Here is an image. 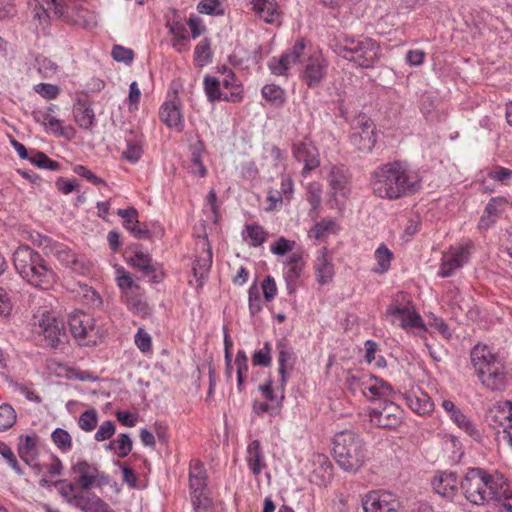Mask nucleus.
Returning a JSON list of instances; mask_svg holds the SVG:
<instances>
[{"label": "nucleus", "mask_w": 512, "mask_h": 512, "mask_svg": "<svg viewBox=\"0 0 512 512\" xmlns=\"http://www.w3.org/2000/svg\"><path fill=\"white\" fill-rule=\"evenodd\" d=\"M13 264L22 279L36 288L46 290L58 279L43 256L28 245H21L15 250Z\"/></svg>", "instance_id": "nucleus-3"}, {"label": "nucleus", "mask_w": 512, "mask_h": 512, "mask_svg": "<svg viewBox=\"0 0 512 512\" xmlns=\"http://www.w3.org/2000/svg\"><path fill=\"white\" fill-rule=\"evenodd\" d=\"M431 485L437 494L453 500L457 496L460 482L455 472H443L432 479Z\"/></svg>", "instance_id": "nucleus-23"}, {"label": "nucleus", "mask_w": 512, "mask_h": 512, "mask_svg": "<svg viewBox=\"0 0 512 512\" xmlns=\"http://www.w3.org/2000/svg\"><path fill=\"white\" fill-rule=\"evenodd\" d=\"M362 385L363 394L366 395V391H369L373 395L372 398H385L393 393V388L388 382L375 376L366 377Z\"/></svg>", "instance_id": "nucleus-35"}, {"label": "nucleus", "mask_w": 512, "mask_h": 512, "mask_svg": "<svg viewBox=\"0 0 512 512\" xmlns=\"http://www.w3.org/2000/svg\"><path fill=\"white\" fill-rule=\"evenodd\" d=\"M123 297L130 311L141 315L147 314L148 304L140 296L124 292Z\"/></svg>", "instance_id": "nucleus-46"}, {"label": "nucleus", "mask_w": 512, "mask_h": 512, "mask_svg": "<svg viewBox=\"0 0 512 512\" xmlns=\"http://www.w3.org/2000/svg\"><path fill=\"white\" fill-rule=\"evenodd\" d=\"M203 152H204V143L201 140H198L191 147V162H192L191 171L194 174H198L201 177H204L207 174V170L202 162Z\"/></svg>", "instance_id": "nucleus-42"}, {"label": "nucleus", "mask_w": 512, "mask_h": 512, "mask_svg": "<svg viewBox=\"0 0 512 512\" xmlns=\"http://www.w3.org/2000/svg\"><path fill=\"white\" fill-rule=\"evenodd\" d=\"M322 189L321 185L317 182L309 183L306 188L305 198L306 201L310 204L311 208L308 212L309 217L312 220H316L318 218V210L322 203Z\"/></svg>", "instance_id": "nucleus-37"}, {"label": "nucleus", "mask_w": 512, "mask_h": 512, "mask_svg": "<svg viewBox=\"0 0 512 512\" xmlns=\"http://www.w3.org/2000/svg\"><path fill=\"white\" fill-rule=\"evenodd\" d=\"M30 153L31 156L28 161L38 168L52 171L59 169L60 163L50 159L44 152L30 149Z\"/></svg>", "instance_id": "nucleus-44"}, {"label": "nucleus", "mask_w": 512, "mask_h": 512, "mask_svg": "<svg viewBox=\"0 0 512 512\" xmlns=\"http://www.w3.org/2000/svg\"><path fill=\"white\" fill-rule=\"evenodd\" d=\"M143 154L142 146L133 140H127V148L122 152V157L130 163H136Z\"/></svg>", "instance_id": "nucleus-55"}, {"label": "nucleus", "mask_w": 512, "mask_h": 512, "mask_svg": "<svg viewBox=\"0 0 512 512\" xmlns=\"http://www.w3.org/2000/svg\"><path fill=\"white\" fill-rule=\"evenodd\" d=\"M97 422H98L97 411L92 408V409H88V410L84 411L80 415L79 420H78V425L82 430H84L86 432H91L96 428Z\"/></svg>", "instance_id": "nucleus-53"}, {"label": "nucleus", "mask_w": 512, "mask_h": 512, "mask_svg": "<svg viewBox=\"0 0 512 512\" xmlns=\"http://www.w3.org/2000/svg\"><path fill=\"white\" fill-rule=\"evenodd\" d=\"M159 117L168 128H175L179 132L183 130L184 120L181 113V102L176 95L161 105Z\"/></svg>", "instance_id": "nucleus-19"}, {"label": "nucleus", "mask_w": 512, "mask_h": 512, "mask_svg": "<svg viewBox=\"0 0 512 512\" xmlns=\"http://www.w3.org/2000/svg\"><path fill=\"white\" fill-rule=\"evenodd\" d=\"M304 264L287 266V269L284 272V278L287 284V290L289 294H292L295 291L294 284L296 280L300 277Z\"/></svg>", "instance_id": "nucleus-56"}, {"label": "nucleus", "mask_w": 512, "mask_h": 512, "mask_svg": "<svg viewBox=\"0 0 512 512\" xmlns=\"http://www.w3.org/2000/svg\"><path fill=\"white\" fill-rule=\"evenodd\" d=\"M364 512H398L399 501L387 491L373 490L362 499Z\"/></svg>", "instance_id": "nucleus-12"}, {"label": "nucleus", "mask_w": 512, "mask_h": 512, "mask_svg": "<svg viewBox=\"0 0 512 512\" xmlns=\"http://www.w3.org/2000/svg\"><path fill=\"white\" fill-rule=\"evenodd\" d=\"M332 456L343 471L356 474L367 460L365 442L353 431H341L334 436Z\"/></svg>", "instance_id": "nucleus-5"}, {"label": "nucleus", "mask_w": 512, "mask_h": 512, "mask_svg": "<svg viewBox=\"0 0 512 512\" xmlns=\"http://www.w3.org/2000/svg\"><path fill=\"white\" fill-rule=\"evenodd\" d=\"M52 442L62 452H67L72 448L71 435L62 428H56L51 434Z\"/></svg>", "instance_id": "nucleus-48"}, {"label": "nucleus", "mask_w": 512, "mask_h": 512, "mask_svg": "<svg viewBox=\"0 0 512 512\" xmlns=\"http://www.w3.org/2000/svg\"><path fill=\"white\" fill-rule=\"evenodd\" d=\"M248 307L251 316L257 315L262 310L260 289L256 281L248 289Z\"/></svg>", "instance_id": "nucleus-50"}, {"label": "nucleus", "mask_w": 512, "mask_h": 512, "mask_svg": "<svg viewBox=\"0 0 512 512\" xmlns=\"http://www.w3.org/2000/svg\"><path fill=\"white\" fill-rule=\"evenodd\" d=\"M212 266V252L208 249L203 256L198 257L193 263V276L198 282V286L202 287L207 279L208 273Z\"/></svg>", "instance_id": "nucleus-36"}, {"label": "nucleus", "mask_w": 512, "mask_h": 512, "mask_svg": "<svg viewBox=\"0 0 512 512\" xmlns=\"http://www.w3.org/2000/svg\"><path fill=\"white\" fill-rule=\"evenodd\" d=\"M294 245L295 241H291L284 237H280L271 245L270 250L275 255L284 256L285 254L293 250Z\"/></svg>", "instance_id": "nucleus-58"}, {"label": "nucleus", "mask_w": 512, "mask_h": 512, "mask_svg": "<svg viewBox=\"0 0 512 512\" xmlns=\"http://www.w3.org/2000/svg\"><path fill=\"white\" fill-rule=\"evenodd\" d=\"M504 494L501 499L492 500L491 504L499 507V512H512V491L508 482Z\"/></svg>", "instance_id": "nucleus-61"}, {"label": "nucleus", "mask_w": 512, "mask_h": 512, "mask_svg": "<svg viewBox=\"0 0 512 512\" xmlns=\"http://www.w3.org/2000/svg\"><path fill=\"white\" fill-rule=\"evenodd\" d=\"M195 60L200 62L201 65L207 64L211 61V43L208 38L202 39L194 50Z\"/></svg>", "instance_id": "nucleus-52"}, {"label": "nucleus", "mask_w": 512, "mask_h": 512, "mask_svg": "<svg viewBox=\"0 0 512 512\" xmlns=\"http://www.w3.org/2000/svg\"><path fill=\"white\" fill-rule=\"evenodd\" d=\"M334 224L335 223L332 220L322 219L315 223V225L309 230L308 235L311 238L319 240Z\"/></svg>", "instance_id": "nucleus-64"}, {"label": "nucleus", "mask_w": 512, "mask_h": 512, "mask_svg": "<svg viewBox=\"0 0 512 512\" xmlns=\"http://www.w3.org/2000/svg\"><path fill=\"white\" fill-rule=\"evenodd\" d=\"M393 258V253L384 244H381L375 251V259L379 268L375 270L377 273H385L390 268V262Z\"/></svg>", "instance_id": "nucleus-47"}, {"label": "nucleus", "mask_w": 512, "mask_h": 512, "mask_svg": "<svg viewBox=\"0 0 512 512\" xmlns=\"http://www.w3.org/2000/svg\"><path fill=\"white\" fill-rule=\"evenodd\" d=\"M487 175L490 179L508 185L510 179L512 178V170L505 167L496 166L494 169L488 171Z\"/></svg>", "instance_id": "nucleus-60"}, {"label": "nucleus", "mask_w": 512, "mask_h": 512, "mask_svg": "<svg viewBox=\"0 0 512 512\" xmlns=\"http://www.w3.org/2000/svg\"><path fill=\"white\" fill-rule=\"evenodd\" d=\"M372 406L369 408V421L382 429H396L403 420V410L393 401L386 398H371Z\"/></svg>", "instance_id": "nucleus-6"}, {"label": "nucleus", "mask_w": 512, "mask_h": 512, "mask_svg": "<svg viewBox=\"0 0 512 512\" xmlns=\"http://www.w3.org/2000/svg\"><path fill=\"white\" fill-rule=\"evenodd\" d=\"M512 415V401L505 400L496 403L485 414L486 423L493 429L503 428Z\"/></svg>", "instance_id": "nucleus-24"}, {"label": "nucleus", "mask_w": 512, "mask_h": 512, "mask_svg": "<svg viewBox=\"0 0 512 512\" xmlns=\"http://www.w3.org/2000/svg\"><path fill=\"white\" fill-rule=\"evenodd\" d=\"M74 475L72 485L75 488L91 490L93 487L102 488L110 483V476L99 470L97 465L86 460L77 461L71 466Z\"/></svg>", "instance_id": "nucleus-8"}, {"label": "nucleus", "mask_w": 512, "mask_h": 512, "mask_svg": "<svg viewBox=\"0 0 512 512\" xmlns=\"http://www.w3.org/2000/svg\"><path fill=\"white\" fill-rule=\"evenodd\" d=\"M35 92L41 95L45 99H55L59 93L60 88L57 85L50 83H39L35 86Z\"/></svg>", "instance_id": "nucleus-62"}, {"label": "nucleus", "mask_w": 512, "mask_h": 512, "mask_svg": "<svg viewBox=\"0 0 512 512\" xmlns=\"http://www.w3.org/2000/svg\"><path fill=\"white\" fill-rule=\"evenodd\" d=\"M472 243L469 242L466 245H461L456 248L451 254L444 255L438 275L441 278L450 277L454 271L461 268L469 259V249Z\"/></svg>", "instance_id": "nucleus-17"}, {"label": "nucleus", "mask_w": 512, "mask_h": 512, "mask_svg": "<svg viewBox=\"0 0 512 512\" xmlns=\"http://www.w3.org/2000/svg\"><path fill=\"white\" fill-rule=\"evenodd\" d=\"M118 216L124 219L123 226L137 239H148L151 236L146 224L138 221V211L134 207L118 209Z\"/></svg>", "instance_id": "nucleus-20"}, {"label": "nucleus", "mask_w": 512, "mask_h": 512, "mask_svg": "<svg viewBox=\"0 0 512 512\" xmlns=\"http://www.w3.org/2000/svg\"><path fill=\"white\" fill-rule=\"evenodd\" d=\"M38 326L39 333L44 336L46 345L51 348H57L61 342V336L65 335L64 323L47 313L42 315Z\"/></svg>", "instance_id": "nucleus-16"}, {"label": "nucleus", "mask_w": 512, "mask_h": 512, "mask_svg": "<svg viewBox=\"0 0 512 512\" xmlns=\"http://www.w3.org/2000/svg\"><path fill=\"white\" fill-rule=\"evenodd\" d=\"M293 157L304 164L302 175L307 176L320 166V157L317 147L312 142L298 141L292 144Z\"/></svg>", "instance_id": "nucleus-15"}, {"label": "nucleus", "mask_w": 512, "mask_h": 512, "mask_svg": "<svg viewBox=\"0 0 512 512\" xmlns=\"http://www.w3.org/2000/svg\"><path fill=\"white\" fill-rule=\"evenodd\" d=\"M328 182L334 195L346 196L349 193L350 174L344 165L332 166L328 174Z\"/></svg>", "instance_id": "nucleus-26"}, {"label": "nucleus", "mask_w": 512, "mask_h": 512, "mask_svg": "<svg viewBox=\"0 0 512 512\" xmlns=\"http://www.w3.org/2000/svg\"><path fill=\"white\" fill-rule=\"evenodd\" d=\"M508 201L503 196L492 197L486 204L483 215L480 218V225L488 227L505 211Z\"/></svg>", "instance_id": "nucleus-29"}, {"label": "nucleus", "mask_w": 512, "mask_h": 512, "mask_svg": "<svg viewBox=\"0 0 512 512\" xmlns=\"http://www.w3.org/2000/svg\"><path fill=\"white\" fill-rule=\"evenodd\" d=\"M262 97L271 105L280 107L286 101L284 89L276 84H266L261 89Z\"/></svg>", "instance_id": "nucleus-39"}, {"label": "nucleus", "mask_w": 512, "mask_h": 512, "mask_svg": "<svg viewBox=\"0 0 512 512\" xmlns=\"http://www.w3.org/2000/svg\"><path fill=\"white\" fill-rule=\"evenodd\" d=\"M375 196L386 200H398L415 194L421 188L418 174L405 161H392L378 166L370 177Z\"/></svg>", "instance_id": "nucleus-1"}, {"label": "nucleus", "mask_w": 512, "mask_h": 512, "mask_svg": "<svg viewBox=\"0 0 512 512\" xmlns=\"http://www.w3.org/2000/svg\"><path fill=\"white\" fill-rule=\"evenodd\" d=\"M56 259L67 268L79 274H84L87 271L85 263L78 258L68 246L57 242L50 252Z\"/></svg>", "instance_id": "nucleus-22"}, {"label": "nucleus", "mask_w": 512, "mask_h": 512, "mask_svg": "<svg viewBox=\"0 0 512 512\" xmlns=\"http://www.w3.org/2000/svg\"><path fill=\"white\" fill-rule=\"evenodd\" d=\"M328 66V61L321 53H314L307 58L300 78L308 88L316 89L326 78Z\"/></svg>", "instance_id": "nucleus-11"}, {"label": "nucleus", "mask_w": 512, "mask_h": 512, "mask_svg": "<svg viewBox=\"0 0 512 512\" xmlns=\"http://www.w3.org/2000/svg\"><path fill=\"white\" fill-rule=\"evenodd\" d=\"M339 57L355 63L361 68H373L380 58L379 43L363 35L341 34L331 44Z\"/></svg>", "instance_id": "nucleus-4"}, {"label": "nucleus", "mask_w": 512, "mask_h": 512, "mask_svg": "<svg viewBox=\"0 0 512 512\" xmlns=\"http://www.w3.org/2000/svg\"><path fill=\"white\" fill-rule=\"evenodd\" d=\"M276 350L278 353L279 367L293 369L294 366V352L286 340L281 339L276 343Z\"/></svg>", "instance_id": "nucleus-41"}, {"label": "nucleus", "mask_w": 512, "mask_h": 512, "mask_svg": "<svg viewBox=\"0 0 512 512\" xmlns=\"http://www.w3.org/2000/svg\"><path fill=\"white\" fill-rule=\"evenodd\" d=\"M0 454L6 460L7 464L17 473L19 476L23 475V470L19 465V462L12 451V449L5 443L0 441Z\"/></svg>", "instance_id": "nucleus-54"}, {"label": "nucleus", "mask_w": 512, "mask_h": 512, "mask_svg": "<svg viewBox=\"0 0 512 512\" xmlns=\"http://www.w3.org/2000/svg\"><path fill=\"white\" fill-rule=\"evenodd\" d=\"M315 273L320 284L330 282L334 275L333 264L328 259L327 249L322 248L315 261Z\"/></svg>", "instance_id": "nucleus-33"}, {"label": "nucleus", "mask_w": 512, "mask_h": 512, "mask_svg": "<svg viewBox=\"0 0 512 512\" xmlns=\"http://www.w3.org/2000/svg\"><path fill=\"white\" fill-rule=\"evenodd\" d=\"M38 441L39 436L37 434L19 436L18 455L27 465H30V458L38 454Z\"/></svg>", "instance_id": "nucleus-34"}, {"label": "nucleus", "mask_w": 512, "mask_h": 512, "mask_svg": "<svg viewBox=\"0 0 512 512\" xmlns=\"http://www.w3.org/2000/svg\"><path fill=\"white\" fill-rule=\"evenodd\" d=\"M73 114L78 126L84 130H91L95 125V113L87 98H77Z\"/></svg>", "instance_id": "nucleus-27"}, {"label": "nucleus", "mask_w": 512, "mask_h": 512, "mask_svg": "<svg viewBox=\"0 0 512 512\" xmlns=\"http://www.w3.org/2000/svg\"><path fill=\"white\" fill-rule=\"evenodd\" d=\"M481 384L490 391H503L509 385L511 377L502 360L492 362L491 367L477 376Z\"/></svg>", "instance_id": "nucleus-13"}, {"label": "nucleus", "mask_w": 512, "mask_h": 512, "mask_svg": "<svg viewBox=\"0 0 512 512\" xmlns=\"http://www.w3.org/2000/svg\"><path fill=\"white\" fill-rule=\"evenodd\" d=\"M472 366L478 376L481 371L491 367L492 362L500 361V357L493 353L491 348L485 344H476L470 352Z\"/></svg>", "instance_id": "nucleus-21"}, {"label": "nucleus", "mask_w": 512, "mask_h": 512, "mask_svg": "<svg viewBox=\"0 0 512 512\" xmlns=\"http://www.w3.org/2000/svg\"><path fill=\"white\" fill-rule=\"evenodd\" d=\"M68 326L72 336L80 346L96 345L98 331L95 326V319L90 314L81 310L70 313Z\"/></svg>", "instance_id": "nucleus-9"}, {"label": "nucleus", "mask_w": 512, "mask_h": 512, "mask_svg": "<svg viewBox=\"0 0 512 512\" xmlns=\"http://www.w3.org/2000/svg\"><path fill=\"white\" fill-rule=\"evenodd\" d=\"M441 104L442 103L437 96L424 95L420 102V111L428 121H441L444 117V110L442 109Z\"/></svg>", "instance_id": "nucleus-31"}, {"label": "nucleus", "mask_w": 512, "mask_h": 512, "mask_svg": "<svg viewBox=\"0 0 512 512\" xmlns=\"http://www.w3.org/2000/svg\"><path fill=\"white\" fill-rule=\"evenodd\" d=\"M253 9L267 23H274L278 17L277 5L273 0H253Z\"/></svg>", "instance_id": "nucleus-38"}, {"label": "nucleus", "mask_w": 512, "mask_h": 512, "mask_svg": "<svg viewBox=\"0 0 512 512\" xmlns=\"http://www.w3.org/2000/svg\"><path fill=\"white\" fill-rule=\"evenodd\" d=\"M272 346L270 342H265L263 348L256 350L252 355V364L254 366L269 367L272 363Z\"/></svg>", "instance_id": "nucleus-51"}, {"label": "nucleus", "mask_w": 512, "mask_h": 512, "mask_svg": "<svg viewBox=\"0 0 512 512\" xmlns=\"http://www.w3.org/2000/svg\"><path fill=\"white\" fill-rule=\"evenodd\" d=\"M450 418L460 429L465 431L474 440L479 441L481 439V434L476 425L460 410L454 412Z\"/></svg>", "instance_id": "nucleus-40"}, {"label": "nucleus", "mask_w": 512, "mask_h": 512, "mask_svg": "<svg viewBox=\"0 0 512 512\" xmlns=\"http://www.w3.org/2000/svg\"><path fill=\"white\" fill-rule=\"evenodd\" d=\"M117 455L121 458L126 457L132 450V440L126 433L119 434L117 440Z\"/></svg>", "instance_id": "nucleus-63"}, {"label": "nucleus", "mask_w": 512, "mask_h": 512, "mask_svg": "<svg viewBox=\"0 0 512 512\" xmlns=\"http://www.w3.org/2000/svg\"><path fill=\"white\" fill-rule=\"evenodd\" d=\"M111 55L115 61L123 62L125 64H130L134 58L133 50L121 45H115L112 49Z\"/></svg>", "instance_id": "nucleus-57"}, {"label": "nucleus", "mask_w": 512, "mask_h": 512, "mask_svg": "<svg viewBox=\"0 0 512 512\" xmlns=\"http://www.w3.org/2000/svg\"><path fill=\"white\" fill-rule=\"evenodd\" d=\"M294 63L291 62V59L284 52L280 57H272L268 62V68L270 72L277 76H287L288 70Z\"/></svg>", "instance_id": "nucleus-43"}, {"label": "nucleus", "mask_w": 512, "mask_h": 512, "mask_svg": "<svg viewBox=\"0 0 512 512\" xmlns=\"http://www.w3.org/2000/svg\"><path fill=\"white\" fill-rule=\"evenodd\" d=\"M17 419L14 408L7 403L0 405V431H6L11 428Z\"/></svg>", "instance_id": "nucleus-49"}, {"label": "nucleus", "mask_w": 512, "mask_h": 512, "mask_svg": "<svg viewBox=\"0 0 512 512\" xmlns=\"http://www.w3.org/2000/svg\"><path fill=\"white\" fill-rule=\"evenodd\" d=\"M506 482L498 472L490 473L484 468L471 467L460 481V488L469 503L485 506L505 495Z\"/></svg>", "instance_id": "nucleus-2"}, {"label": "nucleus", "mask_w": 512, "mask_h": 512, "mask_svg": "<svg viewBox=\"0 0 512 512\" xmlns=\"http://www.w3.org/2000/svg\"><path fill=\"white\" fill-rule=\"evenodd\" d=\"M243 238L251 240L250 245L254 247L261 246L267 239V233L262 226L258 224H248L245 226Z\"/></svg>", "instance_id": "nucleus-45"}, {"label": "nucleus", "mask_w": 512, "mask_h": 512, "mask_svg": "<svg viewBox=\"0 0 512 512\" xmlns=\"http://www.w3.org/2000/svg\"><path fill=\"white\" fill-rule=\"evenodd\" d=\"M387 315L400 320V326L404 330L420 329L426 331V325L418 312L413 307L401 305L394 300L386 310Z\"/></svg>", "instance_id": "nucleus-14"}, {"label": "nucleus", "mask_w": 512, "mask_h": 512, "mask_svg": "<svg viewBox=\"0 0 512 512\" xmlns=\"http://www.w3.org/2000/svg\"><path fill=\"white\" fill-rule=\"evenodd\" d=\"M245 460L249 470L254 476L260 475L267 467L259 440L255 439L248 444Z\"/></svg>", "instance_id": "nucleus-28"}, {"label": "nucleus", "mask_w": 512, "mask_h": 512, "mask_svg": "<svg viewBox=\"0 0 512 512\" xmlns=\"http://www.w3.org/2000/svg\"><path fill=\"white\" fill-rule=\"evenodd\" d=\"M317 467L311 475V482L322 486L329 483L333 476V465L328 457L324 454H318L315 459Z\"/></svg>", "instance_id": "nucleus-30"}, {"label": "nucleus", "mask_w": 512, "mask_h": 512, "mask_svg": "<svg viewBox=\"0 0 512 512\" xmlns=\"http://www.w3.org/2000/svg\"><path fill=\"white\" fill-rule=\"evenodd\" d=\"M261 289L266 302H271L277 295V285L271 275H267L262 284Z\"/></svg>", "instance_id": "nucleus-59"}, {"label": "nucleus", "mask_w": 512, "mask_h": 512, "mask_svg": "<svg viewBox=\"0 0 512 512\" xmlns=\"http://www.w3.org/2000/svg\"><path fill=\"white\" fill-rule=\"evenodd\" d=\"M129 263L142 272L144 277L149 278L153 283H159L163 278L162 271L157 265L152 263V259L148 254L136 252L129 260Z\"/></svg>", "instance_id": "nucleus-25"}, {"label": "nucleus", "mask_w": 512, "mask_h": 512, "mask_svg": "<svg viewBox=\"0 0 512 512\" xmlns=\"http://www.w3.org/2000/svg\"><path fill=\"white\" fill-rule=\"evenodd\" d=\"M350 143L360 152L370 153L377 142L376 125L364 113H359L351 121Z\"/></svg>", "instance_id": "nucleus-7"}, {"label": "nucleus", "mask_w": 512, "mask_h": 512, "mask_svg": "<svg viewBox=\"0 0 512 512\" xmlns=\"http://www.w3.org/2000/svg\"><path fill=\"white\" fill-rule=\"evenodd\" d=\"M203 85L207 100L210 103H215L219 100L231 103H238L242 101V96L240 95V90L238 88H236L234 92L223 93L221 91L220 80L214 76L206 75L203 80Z\"/></svg>", "instance_id": "nucleus-18"}, {"label": "nucleus", "mask_w": 512, "mask_h": 512, "mask_svg": "<svg viewBox=\"0 0 512 512\" xmlns=\"http://www.w3.org/2000/svg\"><path fill=\"white\" fill-rule=\"evenodd\" d=\"M420 395H417L415 392H407L403 394V398L407 404V406L419 415H425L430 413L433 410V402L430 397L420 391Z\"/></svg>", "instance_id": "nucleus-32"}, {"label": "nucleus", "mask_w": 512, "mask_h": 512, "mask_svg": "<svg viewBox=\"0 0 512 512\" xmlns=\"http://www.w3.org/2000/svg\"><path fill=\"white\" fill-rule=\"evenodd\" d=\"M55 488L61 497L72 507H75L83 512H90L96 504V500L100 497L89 490L82 488H75L71 481L67 479L57 480Z\"/></svg>", "instance_id": "nucleus-10"}]
</instances>
